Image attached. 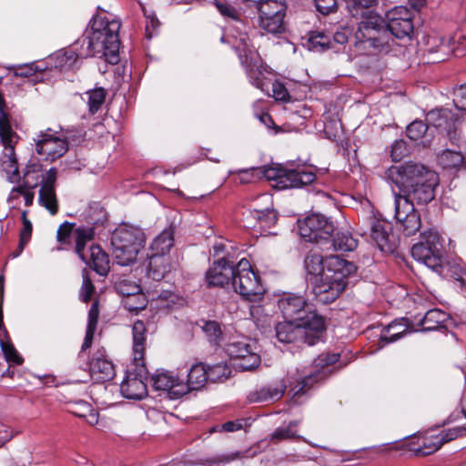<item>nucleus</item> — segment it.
I'll list each match as a JSON object with an SVG mask.
<instances>
[{
	"mask_svg": "<svg viewBox=\"0 0 466 466\" xmlns=\"http://www.w3.org/2000/svg\"><path fill=\"white\" fill-rule=\"evenodd\" d=\"M386 178L400 189L394 193V217L406 236L414 235L421 224L414 205H425L434 198L438 175L424 165L406 162L388 168Z\"/></svg>",
	"mask_w": 466,
	"mask_h": 466,
	"instance_id": "1",
	"label": "nucleus"
},
{
	"mask_svg": "<svg viewBox=\"0 0 466 466\" xmlns=\"http://www.w3.org/2000/svg\"><path fill=\"white\" fill-rule=\"evenodd\" d=\"M120 22L107 15L94 18L90 29L70 47L54 55L56 66L67 70L76 66L78 59L90 56L104 57L106 62L116 65L119 61Z\"/></svg>",
	"mask_w": 466,
	"mask_h": 466,
	"instance_id": "2",
	"label": "nucleus"
},
{
	"mask_svg": "<svg viewBox=\"0 0 466 466\" xmlns=\"http://www.w3.org/2000/svg\"><path fill=\"white\" fill-rule=\"evenodd\" d=\"M214 5L222 16L229 18L233 22L227 29L226 34L222 35L221 42L229 44L235 50L251 84L261 91H268L269 80L266 74L270 72L251 44L246 25L239 19V13L233 5L226 2L216 1Z\"/></svg>",
	"mask_w": 466,
	"mask_h": 466,
	"instance_id": "3",
	"label": "nucleus"
},
{
	"mask_svg": "<svg viewBox=\"0 0 466 466\" xmlns=\"http://www.w3.org/2000/svg\"><path fill=\"white\" fill-rule=\"evenodd\" d=\"M337 353H323L318 356L307 371L303 368L290 369L286 379L276 385L263 386L249 392L248 400L252 403L273 402L279 400L284 394L287 387H290L293 397L305 394L314 383L319 382L330 373L329 366L339 360Z\"/></svg>",
	"mask_w": 466,
	"mask_h": 466,
	"instance_id": "4",
	"label": "nucleus"
},
{
	"mask_svg": "<svg viewBox=\"0 0 466 466\" xmlns=\"http://www.w3.org/2000/svg\"><path fill=\"white\" fill-rule=\"evenodd\" d=\"M413 28L410 10L400 5L389 10L385 15V20L377 15L365 17L360 23L355 37L358 42L369 43L370 46L378 48L386 44L380 37L381 31H390L396 38L402 39L410 37Z\"/></svg>",
	"mask_w": 466,
	"mask_h": 466,
	"instance_id": "5",
	"label": "nucleus"
},
{
	"mask_svg": "<svg viewBox=\"0 0 466 466\" xmlns=\"http://www.w3.org/2000/svg\"><path fill=\"white\" fill-rule=\"evenodd\" d=\"M325 269L313 285V293L319 302L328 304L345 289L347 278L356 271V266L337 255H329L325 258Z\"/></svg>",
	"mask_w": 466,
	"mask_h": 466,
	"instance_id": "6",
	"label": "nucleus"
},
{
	"mask_svg": "<svg viewBox=\"0 0 466 466\" xmlns=\"http://www.w3.org/2000/svg\"><path fill=\"white\" fill-rule=\"evenodd\" d=\"M146 326L143 321L137 320L132 328L133 336V361L135 371L127 370L126 378L120 385L123 397L131 400H141L147 396V385L144 381L147 370L144 362L146 343Z\"/></svg>",
	"mask_w": 466,
	"mask_h": 466,
	"instance_id": "7",
	"label": "nucleus"
},
{
	"mask_svg": "<svg viewBox=\"0 0 466 466\" xmlns=\"http://www.w3.org/2000/svg\"><path fill=\"white\" fill-rule=\"evenodd\" d=\"M145 243L146 238L141 228L127 224L119 225L111 236L114 260L122 267L133 264Z\"/></svg>",
	"mask_w": 466,
	"mask_h": 466,
	"instance_id": "8",
	"label": "nucleus"
},
{
	"mask_svg": "<svg viewBox=\"0 0 466 466\" xmlns=\"http://www.w3.org/2000/svg\"><path fill=\"white\" fill-rule=\"evenodd\" d=\"M56 174L57 171L55 167L44 170L42 165L35 161L26 165L23 177V186L28 188H35L40 186L39 203L51 215L56 214L58 210L56 195Z\"/></svg>",
	"mask_w": 466,
	"mask_h": 466,
	"instance_id": "9",
	"label": "nucleus"
},
{
	"mask_svg": "<svg viewBox=\"0 0 466 466\" xmlns=\"http://www.w3.org/2000/svg\"><path fill=\"white\" fill-rule=\"evenodd\" d=\"M305 322L285 319L284 322L278 323L275 328L278 340L282 343L301 341L314 345L325 329V321L319 314H313Z\"/></svg>",
	"mask_w": 466,
	"mask_h": 466,
	"instance_id": "10",
	"label": "nucleus"
},
{
	"mask_svg": "<svg viewBox=\"0 0 466 466\" xmlns=\"http://www.w3.org/2000/svg\"><path fill=\"white\" fill-rule=\"evenodd\" d=\"M94 234L93 228L78 227L75 232L76 252L97 274L106 276L110 269L108 255L98 245L92 244L88 248H86V242L93 239Z\"/></svg>",
	"mask_w": 466,
	"mask_h": 466,
	"instance_id": "11",
	"label": "nucleus"
},
{
	"mask_svg": "<svg viewBox=\"0 0 466 466\" xmlns=\"http://www.w3.org/2000/svg\"><path fill=\"white\" fill-rule=\"evenodd\" d=\"M258 172L267 180L273 182L272 187L277 189L299 187L312 183L316 178L315 173L305 167L287 169L280 166H271L263 167Z\"/></svg>",
	"mask_w": 466,
	"mask_h": 466,
	"instance_id": "12",
	"label": "nucleus"
},
{
	"mask_svg": "<svg viewBox=\"0 0 466 466\" xmlns=\"http://www.w3.org/2000/svg\"><path fill=\"white\" fill-rule=\"evenodd\" d=\"M231 288L242 298L250 301L259 300L264 293L259 278L253 271L250 263L241 258L235 268V276L231 281Z\"/></svg>",
	"mask_w": 466,
	"mask_h": 466,
	"instance_id": "13",
	"label": "nucleus"
},
{
	"mask_svg": "<svg viewBox=\"0 0 466 466\" xmlns=\"http://www.w3.org/2000/svg\"><path fill=\"white\" fill-rule=\"evenodd\" d=\"M422 241L411 248V256L430 268L436 269L441 265L444 238L435 230L422 233Z\"/></svg>",
	"mask_w": 466,
	"mask_h": 466,
	"instance_id": "14",
	"label": "nucleus"
},
{
	"mask_svg": "<svg viewBox=\"0 0 466 466\" xmlns=\"http://www.w3.org/2000/svg\"><path fill=\"white\" fill-rule=\"evenodd\" d=\"M226 351L235 360V365L242 370H252L261 362L257 343L246 337L230 341Z\"/></svg>",
	"mask_w": 466,
	"mask_h": 466,
	"instance_id": "15",
	"label": "nucleus"
},
{
	"mask_svg": "<svg viewBox=\"0 0 466 466\" xmlns=\"http://www.w3.org/2000/svg\"><path fill=\"white\" fill-rule=\"evenodd\" d=\"M334 228L332 221L321 214H311L299 221V232L301 238L309 242L317 243L321 250L324 242L331 237Z\"/></svg>",
	"mask_w": 466,
	"mask_h": 466,
	"instance_id": "16",
	"label": "nucleus"
},
{
	"mask_svg": "<svg viewBox=\"0 0 466 466\" xmlns=\"http://www.w3.org/2000/svg\"><path fill=\"white\" fill-rule=\"evenodd\" d=\"M13 132L7 115L0 109V137L4 145V152L0 158V166L6 178L14 183L19 180V172L15 149L12 146Z\"/></svg>",
	"mask_w": 466,
	"mask_h": 466,
	"instance_id": "17",
	"label": "nucleus"
},
{
	"mask_svg": "<svg viewBox=\"0 0 466 466\" xmlns=\"http://www.w3.org/2000/svg\"><path fill=\"white\" fill-rule=\"evenodd\" d=\"M34 140L37 154L46 160L54 161L68 150V142L51 128L41 131Z\"/></svg>",
	"mask_w": 466,
	"mask_h": 466,
	"instance_id": "18",
	"label": "nucleus"
},
{
	"mask_svg": "<svg viewBox=\"0 0 466 466\" xmlns=\"http://www.w3.org/2000/svg\"><path fill=\"white\" fill-rule=\"evenodd\" d=\"M278 309L285 319L305 322L309 316L318 314L304 297L293 293L284 294L278 300Z\"/></svg>",
	"mask_w": 466,
	"mask_h": 466,
	"instance_id": "19",
	"label": "nucleus"
},
{
	"mask_svg": "<svg viewBox=\"0 0 466 466\" xmlns=\"http://www.w3.org/2000/svg\"><path fill=\"white\" fill-rule=\"evenodd\" d=\"M257 202L250 213L251 218L256 222L254 224L248 223V226L259 230L260 235L273 234L269 229L275 226L278 217L276 211L270 208L272 205L271 196L263 194L258 197Z\"/></svg>",
	"mask_w": 466,
	"mask_h": 466,
	"instance_id": "20",
	"label": "nucleus"
},
{
	"mask_svg": "<svg viewBox=\"0 0 466 466\" xmlns=\"http://www.w3.org/2000/svg\"><path fill=\"white\" fill-rule=\"evenodd\" d=\"M370 237L382 252L393 253L397 248V238L392 232L391 225L387 221L375 217L370 218Z\"/></svg>",
	"mask_w": 466,
	"mask_h": 466,
	"instance_id": "21",
	"label": "nucleus"
},
{
	"mask_svg": "<svg viewBox=\"0 0 466 466\" xmlns=\"http://www.w3.org/2000/svg\"><path fill=\"white\" fill-rule=\"evenodd\" d=\"M465 431L466 428L460 426L441 430L437 434L434 433V431H431L421 438V447L418 450V452L421 455L431 454L437 451L443 443L463 435Z\"/></svg>",
	"mask_w": 466,
	"mask_h": 466,
	"instance_id": "22",
	"label": "nucleus"
},
{
	"mask_svg": "<svg viewBox=\"0 0 466 466\" xmlns=\"http://www.w3.org/2000/svg\"><path fill=\"white\" fill-rule=\"evenodd\" d=\"M235 268L225 258L214 262L206 273V282L209 287L231 288V281L235 276Z\"/></svg>",
	"mask_w": 466,
	"mask_h": 466,
	"instance_id": "23",
	"label": "nucleus"
},
{
	"mask_svg": "<svg viewBox=\"0 0 466 466\" xmlns=\"http://www.w3.org/2000/svg\"><path fill=\"white\" fill-rule=\"evenodd\" d=\"M208 380V370L203 363H195L187 372V380L181 378V382L178 383V394L186 395L187 393L201 390L206 382Z\"/></svg>",
	"mask_w": 466,
	"mask_h": 466,
	"instance_id": "24",
	"label": "nucleus"
},
{
	"mask_svg": "<svg viewBox=\"0 0 466 466\" xmlns=\"http://www.w3.org/2000/svg\"><path fill=\"white\" fill-rule=\"evenodd\" d=\"M151 383L156 390L167 392L170 399H179L183 394H178L177 389L181 382V377L174 371L157 370L151 377Z\"/></svg>",
	"mask_w": 466,
	"mask_h": 466,
	"instance_id": "25",
	"label": "nucleus"
},
{
	"mask_svg": "<svg viewBox=\"0 0 466 466\" xmlns=\"http://www.w3.org/2000/svg\"><path fill=\"white\" fill-rule=\"evenodd\" d=\"M89 373L90 378L96 383L108 381L116 375L113 363L106 359L102 351L94 354L89 364Z\"/></svg>",
	"mask_w": 466,
	"mask_h": 466,
	"instance_id": "26",
	"label": "nucleus"
},
{
	"mask_svg": "<svg viewBox=\"0 0 466 466\" xmlns=\"http://www.w3.org/2000/svg\"><path fill=\"white\" fill-rule=\"evenodd\" d=\"M409 329L408 320L406 319H396L383 328L380 334V340L379 342V349L383 348L385 345L395 342L404 337L407 333H410Z\"/></svg>",
	"mask_w": 466,
	"mask_h": 466,
	"instance_id": "27",
	"label": "nucleus"
},
{
	"mask_svg": "<svg viewBox=\"0 0 466 466\" xmlns=\"http://www.w3.org/2000/svg\"><path fill=\"white\" fill-rule=\"evenodd\" d=\"M426 120L436 128L451 131L459 118L448 108H436L427 113Z\"/></svg>",
	"mask_w": 466,
	"mask_h": 466,
	"instance_id": "28",
	"label": "nucleus"
},
{
	"mask_svg": "<svg viewBox=\"0 0 466 466\" xmlns=\"http://www.w3.org/2000/svg\"><path fill=\"white\" fill-rule=\"evenodd\" d=\"M172 265L166 256L151 255L147 267V277L154 281H160L170 272Z\"/></svg>",
	"mask_w": 466,
	"mask_h": 466,
	"instance_id": "29",
	"label": "nucleus"
},
{
	"mask_svg": "<svg viewBox=\"0 0 466 466\" xmlns=\"http://www.w3.org/2000/svg\"><path fill=\"white\" fill-rule=\"evenodd\" d=\"M357 247V240L349 232H338L324 242L323 251L339 250L351 251Z\"/></svg>",
	"mask_w": 466,
	"mask_h": 466,
	"instance_id": "30",
	"label": "nucleus"
},
{
	"mask_svg": "<svg viewBox=\"0 0 466 466\" xmlns=\"http://www.w3.org/2000/svg\"><path fill=\"white\" fill-rule=\"evenodd\" d=\"M448 314L439 309L427 310L424 317L420 319V325L422 331L436 330L443 327L444 322L448 319Z\"/></svg>",
	"mask_w": 466,
	"mask_h": 466,
	"instance_id": "31",
	"label": "nucleus"
},
{
	"mask_svg": "<svg viewBox=\"0 0 466 466\" xmlns=\"http://www.w3.org/2000/svg\"><path fill=\"white\" fill-rule=\"evenodd\" d=\"M304 267L308 275L314 279V285L325 272V259L323 256L317 251H310L304 259Z\"/></svg>",
	"mask_w": 466,
	"mask_h": 466,
	"instance_id": "32",
	"label": "nucleus"
},
{
	"mask_svg": "<svg viewBox=\"0 0 466 466\" xmlns=\"http://www.w3.org/2000/svg\"><path fill=\"white\" fill-rule=\"evenodd\" d=\"M174 245V229H164L151 243L152 255L165 256Z\"/></svg>",
	"mask_w": 466,
	"mask_h": 466,
	"instance_id": "33",
	"label": "nucleus"
},
{
	"mask_svg": "<svg viewBox=\"0 0 466 466\" xmlns=\"http://www.w3.org/2000/svg\"><path fill=\"white\" fill-rule=\"evenodd\" d=\"M106 90L103 87H96L85 92L82 100L86 104L91 115L97 113L105 104Z\"/></svg>",
	"mask_w": 466,
	"mask_h": 466,
	"instance_id": "34",
	"label": "nucleus"
},
{
	"mask_svg": "<svg viewBox=\"0 0 466 466\" xmlns=\"http://www.w3.org/2000/svg\"><path fill=\"white\" fill-rule=\"evenodd\" d=\"M11 69L15 76L34 77L33 81L37 82L43 79L38 75H42L46 66L44 62H32L13 66Z\"/></svg>",
	"mask_w": 466,
	"mask_h": 466,
	"instance_id": "35",
	"label": "nucleus"
},
{
	"mask_svg": "<svg viewBox=\"0 0 466 466\" xmlns=\"http://www.w3.org/2000/svg\"><path fill=\"white\" fill-rule=\"evenodd\" d=\"M332 40L329 35L323 32H310L306 42L309 50L322 52L331 47Z\"/></svg>",
	"mask_w": 466,
	"mask_h": 466,
	"instance_id": "36",
	"label": "nucleus"
},
{
	"mask_svg": "<svg viewBox=\"0 0 466 466\" xmlns=\"http://www.w3.org/2000/svg\"><path fill=\"white\" fill-rule=\"evenodd\" d=\"M259 16L275 15L285 16L286 4L282 0H265L257 4Z\"/></svg>",
	"mask_w": 466,
	"mask_h": 466,
	"instance_id": "37",
	"label": "nucleus"
},
{
	"mask_svg": "<svg viewBox=\"0 0 466 466\" xmlns=\"http://www.w3.org/2000/svg\"><path fill=\"white\" fill-rule=\"evenodd\" d=\"M98 316H99L98 302L95 301L91 305L90 309L88 311L87 327H86L85 339H84V342L82 345L83 350L88 349L92 344L94 333L96 331L97 321H98Z\"/></svg>",
	"mask_w": 466,
	"mask_h": 466,
	"instance_id": "38",
	"label": "nucleus"
},
{
	"mask_svg": "<svg viewBox=\"0 0 466 466\" xmlns=\"http://www.w3.org/2000/svg\"><path fill=\"white\" fill-rule=\"evenodd\" d=\"M428 126L421 120L411 122L406 128L407 137L410 140L419 141L422 147H427L430 140L427 139Z\"/></svg>",
	"mask_w": 466,
	"mask_h": 466,
	"instance_id": "39",
	"label": "nucleus"
},
{
	"mask_svg": "<svg viewBox=\"0 0 466 466\" xmlns=\"http://www.w3.org/2000/svg\"><path fill=\"white\" fill-rule=\"evenodd\" d=\"M2 334L7 336V331L3 326L0 329V347L5 355L7 362L14 365H20L23 362V358L18 354L15 347L10 341H5Z\"/></svg>",
	"mask_w": 466,
	"mask_h": 466,
	"instance_id": "40",
	"label": "nucleus"
},
{
	"mask_svg": "<svg viewBox=\"0 0 466 466\" xmlns=\"http://www.w3.org/2000/svg\"><path fill=\"white\" fill-rule=\"evenodd\" d=\"M259 26L268 33L281 34L285 30L284 16H259Z\"/></svg>",
	"mask_w": 466,
	"mask_h": 466,
	"instance_id": "41",
	"label": "nucleus"
},
{
	"mask_svg": "<svg viewBox=\"0 0 466 466\" xmlns=\"http://www.w3.org/2000/svg\"><path fill=\"white\" fill-rule=\"evenodd\" d=\"M439 163L444 168L458 167L463 163V156L459 151L446 149L439 156Z\"/></svg>",
	"mask_w": 466,
	"mask_h": 466,
	"instance_id": "42",
	"label": "nucleus"
},
{
	"mask_svg": "<svg viewBox=\"0 0 466 466\" xmlns=\"http://www.w3.org/2000/svg\"><path fill=\"white\" fill-rule=\"evenodd\" d=\"M22 222L23 228L20 231V239L18 245V250L14 254V258L18 257L24 250L25 245L29 242L32 235V223L27 218V211L22 212Z\"/></svg>",
	"mask_w": 466,
	"mask_h": 466,
	"instance_id": "43",
	"label": "nucleus"
},
{
	"mask_svg": "<svg viewBox=\"0 0 466 466\" xmlns=\"http://www.w3.org/2000/svg\"><path fill=\"white\" fill-rule=\"evenodd\" d=\"M207 370L208 380L212 382L224 381L229 377L231 373L230 368L224 363H218L216 365L208 367V369Z\"/></svg>",
	"mask_w": 466,
	"mask_h": 466,
	"instance_id": "44",
	"label": "nucleus"
},
{
	"mask_svg": "<svg viewBox=\"0 0 466 466\" xmlns=\"http://www.w3.org/2000/svg\"><path fill=\"white\" fill-rule=\"evenodd\" d=\"M202 329L211 343L218 344L220 342L222 331L218 322L205 321Z\"/></svg>",
	"mask_w": 466,
	"mask_h": 466,
	"instance_id": "45",
	"label": "nucleus"
},
{
	"mask_svg": "<svg viewBox=\"0 0 466 466\" xmlns=\"http://www.w3.org/2000/svg\"><path fill=\"white\" fill-rule=\"evenodd\" d=\"M297 426V422L292 421L287 427L278 428L270 436V440L274 443H278L283 440H289L297 437L296 431L294 428Z\"/></svg>",
	"mask_w": 466,
	"mask_h": 466,
	"instance_id": "46",
	"label": "nucleus"
},
{
	"mask_svg": "<svg viewBox=\"0 0 466 466\" xmlns=\"http://www.w3.org/2000/svg\"><path fill=\"white\" fill-rule=\"evenodd\" d=\"M116 289L119 294H121L123 297H127V299L134 296L137 298V295H140L142 290L139 285L127 279L118 282L116 285Z\"/></svg>",
	"mask_w": 466,
	"mask_h": 466,
	"instance_id": "47",
	"label": "nucleus"
},
{
	"mask_svg": "<svg viewBox=\"0 0 466 466\" xmlns=\"http://www.w3.org/2000/svg\"><path fill=\"white\" fill-rule=\"evenodd\" d=\"M142 11L147 20L146 25V35L148 39L152 38L155 30H157L160 25L156 15L152 11L147 10V8L141 5Z\"/></svg>",
	"mask_w": 466,
	"mask_h": 466,
	"instance_id": "48",
	"label": "nucleus"
},
{
	"mask_svg": "<svg viewBox=\"0 0 466 466\" xmlns=\"http://www.w3.org/2000/svg\"><path fill=\"white\" fill-rule=\"evenodd\" d=\"M453 103L457 110L466 114V84L460 86L454 91Z\"/></svg>",
	"mask_w": 466,
	"mask_h": 466,
	"instance_id": "49",
	"label": "nucleus"
},
{
	"mask_svg": "<svg viewBox=\"0 0 466 466\" xmlns=\"http://www.w3.org/2000/svg\"><path fill=\"white\" fill-rule=\"evenodd\" d=\"M408 148L403 139L396 140L391 145L390 157L394 162H398L407 155Z\"/></svg>",
	"mask_w": 466,
	"mask_h": 466,
	"instance_id": "50",
	"label": "nucleus"
},
{
	"mask_svg": "<svg viewBox=\"0 0 466 466\" xmlns=\"http://www.w3.org/2000/svg\"><path fill=\"white\" fill-rule=\"evenodd\" d=\"M77 228L73 229V224L64 223L57 229V240L61 243H66L69 238H74L76 241L75 232Z\"/></svg>",
	"mask_w": 466,
	"mask_h": 466,
	"instance_id": "51",
	"label": "nucleus"
},
{
	"mask_svg": "<svg viewBox=\"0 0 466 466\" xmlns=\"http://www.w3.org/2000/svg\"><path fill=\"white\" fill-rule=\"evenodd\" d=\"M272 88V96L278 100L282 102H288L290 98L289 94L286 88V86L279 81L275 80L271 83Z\"/></svg>",
	"mask_w": 466,
	"mask_h": 466,
	"instance_id": "52",
	"label": "nucleus"
},
{
	"mask_svg": "<svg viewBox=\"0 0 466 466\" xmlns=\"http://www.w3.org/2000/svg\"><path fill=\"white\" fill-rule=\"evenodd\" d=\"M94 289H95V288H94V285H93L91 279L87 276V273L86 272V270H84L83 283H82V287L80 289V295H79L81 300L84 302H87L91 299Z\"/></svg>",
	"mask_w": 466,
	"mask_h": 466,
	"instance_id": "53",
	"label": "nucleus"
},
{
	"mask_svg": "<svg viewBox=\"0 0 466 466\" xmlns=\"http://www.w3.org/2000/svg\"><path fill=\"white\" fill-rule=\"evenodd\" d=\"M125 308L129 311H138L146 307V299L143 295H137V298L131 297L124 301Z\"/></svg>",
	"mask_w": 466,
	"mask_h": 466,
	"instance_id": "54",
	"label": "nucleus"
},
{
	"mask_svg": "<svg viewBox=\"0 0 466 466\" xmlns=\"http://www.w3.org/2000/svg\"><path fill=\"white\" fill-rule=\"evenodd\" d=\"M352 15H356L359 9L369 8L374 5L378 0H345Z\"/></svg>",
	"mask_w": 466,
	"mask_h": 466,
	"instance_id": "55",
	"label": "nucleus"
},
{
	"mask_svg": "<svg viewBox=\"0 0 466 466\" xmlns=\"http://www.w3.org/2000/svg\"><path fill=\"white\" fill-rule=\"evenodd\" d=\"M317 10L321 14H329L332 12L337 5L336 0H315Z\"/></svg>",
	"mask_w": 466,
	"mask_h": 466,
	"instance_id": "56",
	"label": "nucleus"
},
{
	"mask_svg": "<svg viewBox=\"0 0 466 466\" xmlns=\"http://www.w3.org/2000/svg\"><path fill=\"white\" fill-rule=\"evenodd\" d=\"M24 186L20 185L16 187H13L9 193L7 202L10 204L11 208H16L20 204V200L22 198Z\"/></svg>",
	"mask_w": 466,
	"mask_h": 466,
	"instance_id": "57",
	"label": "nucleus"
},
{
	"mask_svg": "<svg viewBox=\"0 0 466 466\" xmlns=\"http://www.w3.org/2000/svg\"><path fill=\"white\" fill-rule=\"evenodd\" d=\"M82 406L85 410L88 411L87 414L85 413H76L79 417L86 418V420L90 425H96L98 423V413L95 410L91 409L86 403L83 402Z\"/></svg>",
	"mask_w": 466,
	"mask_h": 466,
	"instance_id": "58",
	"label": "nucleus"
},
{
	"mask_svg": "<svg viewBox=\"0 0 466 466\" xmlns=\"http://www.w3.org/2000/svg\"><path fill=\"white\" fill-rule=\"evenodd\" d=\"M244 457V454L240 451H235L226 454H221L215 459L214 462L218 463H228L236 459Z\"/></svg>",
	"mask_w": 466,
	"mask_h": 466,
	"instance_id": "59",
	"label": "nucleus"
},
{
	"mask_svg": "<svg viewBox=\"0 0 466 466\" xmlns=\"http://www.w3.org/2000/svg\"><path fill=\"white\" fill-rule=\"evenodd\" d=\"M351 34V31L347 28V27H343L341 28L340 30H338L332 36V39L334 42L338 43V44H345L348 39H349V36Z\"/></svg>",
	"mask_w": 466,
	"mask_h": 466,
	"instance_id": "60",
	"label": "nucleus"
},
{
	"mask_svg": "<svg viewBox=\"0 0 466 466\" xmlns=\"http://www.w3.org/2000/svg\"><path fill=\"white\" fill-rule=\"evenodd\" d=\"M34 188H28L24 186L22 198L26 207H30L33 204L35 198V193L33 191Z\"/></svg>",
	"mask_w": 466,
	"mask_h": 466,
	"instance_id": "61",
	"label": "nucleus"
},
{
	"mask_svg": "<svg viewBox=\"0 0 466 466\" xmlns=\"http://www.w3.org/2000/svg\"><path fill=\"white\" fill-rule=\"evenodd\" d=\"M242 424L238 421H228L222 425V429L224 431L233 432L241 429Z\"/></svg>",
	"mask_w": 466,
	"mask_h": 466,
	"instance_id": "62",
	"label": "nucleus"
},
{
	"mask_svg": "<svg viewBox=\"0 0 466 466\" xmlns=\"http://www.w3.org/2000/svg\"><path fill=\"white\" fill-rule=\"evenodd\" d=\"M157 298L163 301H167V302H174L175 301V299H176V295L173 294L172 292L170 291H167V290H163L161 291L158 295H157Z\"/></svg>",
	"mask_w": 466,
	"mask_h": 466,
	"instance_id": "63",
	"label": "nucleus"
},
{
	"mask_svg": "<svg viewBox=\"0 0 466 466\" xmlns=\"http://www.w3.org/2000/svg\"><path fill=\"white\" fill-rule=\"evenodd\" d=\"M456 279L461 283V288L466 289V272L461 270Z\"/></svg>",
	"mask_w": 466,
	"mask_h": 466,
	"instance_id": "64",
	"label": "nucleus"
}]
</instances>
